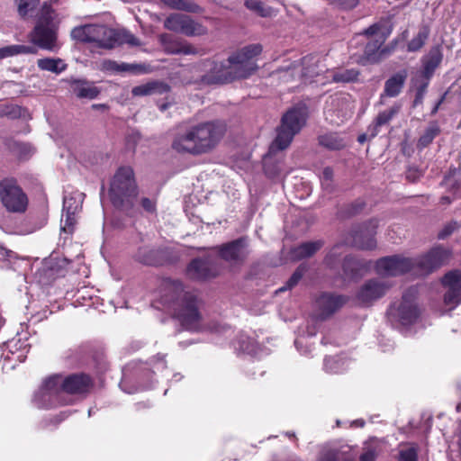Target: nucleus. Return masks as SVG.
Masks as SVG:
<instances>
[{
    "label": "nucleus",
    "instance_id": "50",
    "mask_svg": "<svg viewBox=\"0 0 461 461\" xmlns=\"http://www.w3.org/2000/svg\"><path fill=\"white\" fill-rule=\"evenodd\" d=\"M69 212H70L63 213L61 218V230L67 233L73 232L77 222L76 213H73L72 211Z\"/></svg>",
    "mask_w": 461,
    "mask_h": 461
},
{
    "label": "nucleus",
    "instance_id": "20",
    "mask_svg": "<svg viewBox=\"0 0 461 461\" xmlns=\"http://www.w3.org/2000/svg\"><path fill=\"white\" fill-rule=\"evenodd\" d=\"M346 303V298L342 295L323 293L315 302L316 316L319 319H325L332 315Z\"/></svg>",
    "mask_w": 461,
    "mask_h": 461
},
{
    "label": "nucleus",
    "instance_id": "28",
    "mask_svg": "<svg viewBox=\"0 0 461 461\" xmlns=\"http://www.w3.org/2000/svg\"><path fill=\"white\" fill-rule=\"evenodd\" d=\"M72 91L78 98H95L100 91L91 83L82 80H76L72 85Z\"/></svg>",
    "mask_w": 461,
    "mask_h": 461
},
{
    "label": "nucleus",
    "instance_id": "4",
    "mask_svg": "<svg viewBox=\"0 0 461 461\" xmlns=\"http://www.w3.org/2000/svg\"><path fill=\"white\" fill-rule=\"evenodd\" d=\"M306 120L307 108L303 105L294 106L282 116L281 124L276 130V137L264 158V167L267 175L275 176L282 172V166L277 165L272 167L270 160L277 151H282L289 147L294 136L305 125Z\"/></svg>",
    "mask_w": 461,
    "mask_h": 461
},
{
    "label": "nucleus",
    "instance_id": "57",
    "mask_svg": "<svg viewBox=\"0 0 461 461\" xmlns=\"http://www.w3.org/2000/svg\"><path fill=\"white\" fill-rule=\"evenodd\" d=\"M331 4L341 9L349 10L356 7L359 0H330Z\"/></svg>",
    "mask_w": 461,
    "mask_h": 461
},
{
    "label": "nucleus",
    "instance_id": "34",
    "mask_svg": "<svg viewBox=\"0 0 461 461\" xmlns=\"http://www.w3.org/2000/svg\"><path fill=\"white\" fill-rule=\"evenodd\" d=\"M245 6L261 17H272L276 14L272 7L265 5L259 0H246Z\"/></svg>",
    "mask_w": 461,
    "mask_h": 461
},
{
    "label": "nucleus",
    "instance_id": "31",
    "mask_svg": "<svg viewBox=\"0 0 461 461\" xmlns=\"http://www.w3.org/2000/svg\"><path fill=\"white\" fill-rule=\"evenodd\" d=\"M38 68L41 70L59 74L67 68V65L61 59L45 58L37 60Z\"/></svg>",
    "mask_w": 461,
    "mask_h": 461
},
{
    "label": "nucleus",
    "instance_id": "45",
    "mask_svg": "<svg viewBox=\"0 0 461 461\" xmlns=\"http://www.w3.org/2000/svg\"><path fill=\"white\" fill-rule=\"evenodd\" d=\"M365 207V203L357 199L355 202L345 205L340 211V216L344 218L352 217L359 213Z\"/></svg>",
    "mask_w": 461,
    "mask_h": 461
},
{
    "label": "nucleus",
    "instance_id": "14",
    "mask_svg": "<svg viewBox=\"0 0 461 461\" xmlns=\"http://www.w3.org/2000/svg\"><path fill=\"white\" fill-rule=\"evenodd\" d=\"M352 109L350 96L346 94H337L327 101L324 113L326 119L331 123L339 124L351 116Z\"/></svg>",
    "mask_w": 461,
    "mask_h": 461
},
{
    "label": "nucleus",
    "instance_id": "22",
    "mask_svg": "<svg viewBox=\"0 0 461 461\" xmlns=\"http://www.w3.org/2000/svg\"><path fill=\"white\" fill-rule=\"evenodd\" d=\"M443 59L442 47L440 45L433 46L429 53L422 59V77L431 78L436 68L440 65Z\"/></svg>",
    "mask_w": 461,
    "mask_h": 461
},
{
    "label": "nucleus",
    "instance_id": "30",
    "mask_svg": "<svg viewBox=\"0 0 461 461\" xmlns=\"http://www.w3.org/2000/svg\"><path fill=\"white\" fill-rule=\"evenodd\" d=\"M318 140L321 146L330 150H339L346 146L345 140L336 132L321 135Z\"/></svg>",
    "mask_w": 461,
    "mask_h": 461
},
{
    "label": "nucleus",
    "instance_id": "9",
    "mask_svg": "<svg viewBox=\"0 0 461 461\" xmlns=\"http://www.w3.org/2000/svg\"><path fill=\"white\" fill-rule=\"evenodd\" d=\"M418 290L408 288L400 300L393 302L387 310L388 321L393 327L399 329L414 323L420 316L416 303Z\"/></svg>",
    "mask_w": 461,
    "mask_h": 461
},
{
    "label": "nucleus",
    "instance_id": "23",
    "mask_svg": "<svg viewBox=\"0 0 461 461\" xmlns=\"http://www.w3.org/2000/svg\"><path fill=\"white\" fill-rule=\"evenodd\" d=\"M407 76V71L403 69L390 77L384 83V95L388 97L397 96L402 92Z\"/></svg>",
    "mask_w": 461,
    "mask_h": 461
},
{
    "label": "nucleus",
    "instance_id": "5",
    "mask_svg": "<svg viewBox=\"0 0 461 461\" xmlns=\"http://www.w3.org/2000/svg\"><path fill=\"white\" fill-rule=\"evenodd\" d=\"M167 294L164 303L172 311L186 330H195L199 328L200 313L197 295L194 291H187L180 281H168L165 284Z\"/></svg>",
    "mask_w": 461,
    "mask_h": 461
},
{
    "label": "nucleus",
    "instance_id": "55",
    "mask_svg": "<svg viewBox=\"0 0 461 461\" xmlns=\"http://www.w3.org/2000/svg\"><path fill=\"white\" fill-rule=\"evenodd\" d=\"M333 177V170L327 167L322 170L321 176V185L324 189H330L331 185V180Z\"/></svg>",
    "mask_w": 461,
    "mask_h": 461
},
{
    "label": "nucleus",
    "instance_id": "37",
    "mask_svg": "<svg viewBox=\"0 0 461 461\" xmlns=\"http://www.w3.org/2000/svg\"><path fill=\"white\" fill-rule=\"evenodd\" d=\"M102 69L109 72H135L138 70L139 66L128 63H117L113 60H104L102 62Z\"/></svg>",
    "mask_w": 461,
    "mask_h": 461
},
{
    "label": "nucleus",
    "instance_id": "18",
    "mask_svg": "<svg viewBox=\"0 0 461 461\" xmlns=\"http://www.w3.org/2000/svg\"><path fill=\"white\" fill-rule=\"evenodd\" d=\"M206 73L202 77L205 84H223L230 75V57L223 61H206L203 63Z\"/></svg>",
    "mask_w": 461,
    "mask_h": 461
},
{
    "label": "nucleus",
    "instance_id": "51",
    "mask_svg": "<svg viewBox=\"0 0 461 461\" xmlns=\"http://www.w3.org/2000/svg\"><path fill=\"white\" fill-rule=\"evenodd\" d=\"M430 78L422 77L420 80L419 86H417L415 98L413 101V106H417L419 104H421L423 102L424 95L427 91V87L429 84Z\"/></svg>",
    "mask_w": 461,
    "mask_h": 461
},
{
    "label": "nucleus",
    "instance_id": "56",
    "mask_svg": "<svg viewBox=\"0 0 461 461\" xmlns=\"http://www.w3.org/2000/svg\"><path fill=\"white\" fill-rule=\"evenodd\" d=\"M140 205L143 210L148 213H155L157 205L156 201L154 199H150L148 197H142L140 199Z\"/></svg>",
    "mask_w": 461,
    "mask_h": 461
},
{
    "label": "nucleus",
    "instance_id": "60",
    "mask_svg": "<svg viewBox=\"0 0 461 461\" xmlns=\"http://www.w3.org/2000/svg\"><path fill=\"white\" fill-rule=\"evenodd\" d=\"M304 339L303 338H298L294 340V345L297 348V350L302 354V355H306L307 353L310 352V349L308 348H303L304 347Z\"/></svg>",
    "mask_w": 461,
    "mask_h": 461
},
{
    "label": "nucleus",
    "instance_id": "27",
    "mask_svg": "<svg viewBox=\"0 0 461 461\" xmlns=\"http://www.w3.org/2000/svg\"><path fill=\"white\" fill-rule=\"evenodd\" d=\"M168 90L169 87L167 85L157 81H152L133 87L131 93L134 96H146L155 94L161 95L168 92Z\"/></svg>",
    "mask_w": 461,
    "mask_h": 461
},
{
    "label": "nucleus",
    "instance_id": "21",
    "mask_svg": "<svg viewBox=\"0 0 461 461\" xmlns=\"http://www.w3.org/2000/svg\"><path fill=\"white\" fill-rule=\"evenodd\" d=\"M159 41L164 50L168 54L190 55L197 53L196 49L185 41L173 38L167 33L161 34L159 36Z\"/></svg>",
    "mask_w": 461,
    "mask_h": 461
},
{
    "label": "nucleus",
    "instance_id": "13",
    "mask_svg": "<svg viewBox=\"0 0 461 461\" xmlns=\"http://www.w3.org/2000/svg\"><path fill=\"white\" fill-rule=\"evenodd\" d=\"M262 51L260 44H251L232 55V80L249 77L258 68L253 59Z\"/></svg>",
    "mask_w": 461,
    "mask_h": 461
},
{
    "label": "nucleus",
    "instance_id": "29",
    "mask_svg": "<svg viewBox=\"0 0 461 461\" xmlns=\"http://www.w3.org/2000/svg\"><path fill=\"white\" fill-rule=\"evenodd\" d=\"M348 361L344 356L327 357L324 358V370L330 374H339L347 370Z\"/></svg>",
    "mask_w": 461,
    "mask_h": 461
},
{
    "label": "nucleus",
    "instance_id": "2",
    "mask_svg": "<svg viewBox=\"0 0 461 461\" xmlns=\"http://www.w3.org/2000/svg\"><path fill=\"white\" fill-rule=\"evenodd\" d=\"M90 384V377L86 375H71L66 377L54 375L43 382L34 395V402L39 408L69 404V394L86 393Z\"/></svg>",
    "mask_w": 461,
    "mask_h": 461
},
{
    "label": "nucleus",
    "instance_id": "19",
    "mask_svg": "<svg viewBox=\"0 0 461 461\" xmlns=\"http://www.w3.org/2000/svg\"><path fill=\"white\" fill-rule=\"evenodd\" d=\"M442 285L447 289L444 302L451 308L461 303V271L453 270L447 273L442 278Z\"/></svg>",
    "mask_w": 461,
    "mask_h": 461
},
{
    "label": "nucleus",
    "instance_id": "48",
    "mask_svg": "<svg viewBox=\"0 0 461 461\" xmlns=\"http://www.w3.org/2000/svg\"><path fill=\"white\" fill-rule=\"evenodd\" d=\"M438 127L431 126L426 129L424 133L420 137L418 145L420 148H425L432 142L435 137L438 134Z\"/></svg>",
    "mask_w": 461,
    "mask_h": 461
},
{
    "label": "nucleus",
    "instance_id": "58",
    "mask_svg": "<svg viewBox=\"0 0 461 461\" xmlns=\"http://www.w3.org/2000/svg\"><path fill=\"white\" fill-rule=\"evenodd\" d=\"M376 458V451L374 448H368L361 454L360 461H375Z\"/></svg>",
    "mask_w": 461,
    "mask_h": 461
},
{
    "label": "nucleus",
    "instance_id": "8",
    "mask_svg": "<svg viewBox=\"0 0 461 461\" xmlns=\"http://www.w3.org/2000/svg\"><path fill=\"white\" fill-rule=\"evenodd\" d=\"M230 259V243H225L210 251L204 258L193 259L186 267L190 279L204 281L220 275L223 262Z\"/></svg>",
    "mask_w": 461,
    "mask_h": 461
},
{
    "label": "nucleus",
    "instance_id": "52",
    "mask_svg": "<svg viewBox=\"0 0 461 461\" xmlns=\"http://www.w3.org/2000/svg\"><path fill=\"white\" fill-rule=\"evenodd\" d=\"M116 45L127 43L131 46H139L140 41L132 34L127 32H116Z\"/></svg>",
    "mask_w": 461,
    "mask_h": 461
},
{
    "label": "nucleus",
    "instance_id": "24",
    "mask_svg": "<svg viewBox=\"0 0 461 461\" xmlns=\"http://www.w3.org/2000/svg\"><path fill=\"white\" fill-rule=\"evenodd\" d=\"M323 246L322 240L308 241L292 249L291 257L294 260L310 258L320 250Z\"/></svg>",
    "mask_w": 461,
    "mask_h": 461
},
{
    "label": "nucleus",
    "instance_id": "43",
    "mask_svg": "<svg viewBox=\"0 0 461 461\" xmlns=\"http://www.w3.org/2000/svg\"><path fill=\"white\" fill-rule=\"evenodd\" d=\"M248 240L245 238L232 240V262L241 260L247 255Z\"/></svg>",
    "mask_w": 461,
    "mask_h": 461
},
{
    "label": "nucleus",
    "instance_id": "12",
    "mask_svg": "<svg viewBox=\"0 0 461 461\" xmlns=\"http://www.w3.org/2000/svg\"><path fill=\"white\" fill-rule=\"evenodd\" d=\"M0 200L3 206L14 213H23L28 206V197L14 178L0 181Z\"/></svg>",
    "mask_w": 461,
    "mask_h": 461
},
{
    "label": "nucleus",
    "instance_id": "16",
    "mask_svg": "<svg viewBox=\"0 0 461 461\" xmlns=\"http://www.w3.org/2000/svg\"><path fill=\"white\" fill-rule=\"evenodd\" d=\"M387 281L373 278L365 282L357 293V299L363 305H370L386 294L391 287Z\"/></svg>",
    "mask_w": 461,
    "mask_h": 461
},
{
    "label": "nucleus",
    "instance_id": "32",
    "mask_svg": "<svg viewBox=\"0 0 461 461\" xmlns=\"http://www.w3.org/2000/svg\"><path fill=\"white\" fill-rule=\"evenodd\" d=\"M429 28L427 25H422L418 33L408 42L407 51L416 52L419 51L426 43L429 36Z\"/></svg>",
    "mask_w": 461,
    "mask_h": 461
},
{
    "label": "nucleus",
    "instance_id": "3",
    "mask_svg": "<svg viewBox=\"0 0 461 461\" xmlns=\"http://www.w3.org/2000/svg\"><path fill=\"white\" fill-rule=\"evenodd\" d=\"M224 132V126L219 122H204L192 126L175 136L172 149L183 154L207 153L217 146Z\"/></svg>",
    "mask_w": 461,
    "mask_h": 461
},
{
    "label": "nucleus",
    "instance_id": "46",
    "mask_svg": "<svg viewBox=\"0 0 461 461\" xmlns=\"http://www.w3.org/2000/svg\"><path fill=\"white\" fill-rule=\"evenodd\" d=\"M236 350L252 355L255 353L254 341L246 335H240L238 339V347L236 348Z\"/></svg>",
    "mask_w": 461,
    "mask_h": 461
},
{
    "label": "nucleus",
    "instance_id": "44",
    "mask_svg": "<svg viewBox=\"0 0 461 461\" xmlns=\"http://www.w3.org/2000/svg\"><path fill=\"white\" fill-rule=\"evenodd\" d=\"M307 269L308 267L306 265L301 264L294 272L292 276L289 278L285 286L279 288L276 292H284L286 291L287 289H291L294 286H295L298 284V282L302 279L303 275L306 273Z\"/></svg>",
    "mask_w": 461,
    "mask_h": 461
},
{
    "label": "nucleus",
    "instance_id": "35",
    "mask_svg": "<svg viewBox=\"0 0 461 461\" xmlns=\"http://www.w3.org/2000/svg\"><path fill=\"white\" fill-rule=\"evenodd\" d=\"M41 275L44 276L47 280L55 279L57 276L63 275L62 265L54 263V258L45 260L41 269Z\"/></svg>",
    "mask_w": 461,
    "mask_h": 461
},
{
    "label": "nucleus",
    "instance_id": "15",
    "mask_svg": "<svg viewBox=\"0 0 461 461\" xmlns=\"http://www.w3.org/2000/svg\"><path fill=\"white\" fill-rule=\"evenodd\" d=\"M164 27L169 31L183 33L186 36H196L205 33V29L189 16L173 14L164 22Z\"/></svg>",
    "mask_w": 461,
    "mask_h": 461
},
{
    "label": "nucleus",
    "instance_id": "49",
    "mask_svg": "<svg viewBox=\"0 0 461 461\" xmlns=\"http://www.w3.org/2000/svg\"><path fill=\"white\" fill-rule=\"evenodd\" d=\"M40 0H15L18 13L22 17H25L39 4Z\"/></svg>",
    "mask_w": 461,
    "mask_h": 461
},
{
    "label": "nucleus",
    "instance_id": "59",
    "mask_svg": "<svg viewBox=\"0 0 461 461\" xmlns=\"http://www.w3.org/2000/svg\"><path fill=\"white\" fill-rule=\"evenodd\" d=\"M14 258V252L0 245V263Z\"/></svg>",
    "mask_w": 461,
    "mask_h": 461
},
{
    "label": "nucleus",
    "instance_id": "54",
    "mask_svg": "<svg viewBox=\"0 0 461 461\" xmlns=\"http://www.w3.org/2000/svg\"><path fill=\"white\" fill-rule=\"evenodd\" d=\"M459 228L460 224L457 221H450L447 224H446L445 227L439 231L438 237L440 240H444Z\"/></svg>",
    "mask_w": 461,
    "mask_h": 461
},
{
    "label": "nucleus",
    "instance_id": "1",
    "mask_svg": "<svg viewBox=\"0 0 461 461\" xmlns=\"http://www.w3.org/2000/svg\"><path fill=\"white\" fill-rule=\"evenodd\" d=\"M450 251L443 247H435L419 258L398 255L384 257L375 263V271L381 276H398L406 273L425 276L443 266L449 258Z\"/></svg>",
    "mask_w": 461,
    "mask_h": 461
},
{
    "label": "nucleus",
    "instance_id": "63",
    "mask_svg": "<svg viewBox=\"0 0 461 461\" xmlns=\"http://www.w3.org/2000/svg\"><path fill=\"white\" fill-rule=\"evenodd\" d=\"M14 107H6L5 110L0 109V115H12L15 114Z\"/></svg>",
    "mask_w": 461,
    "mask_h": 461
},
{
    "label": "nucleus",
    "instance_id": "17",
    "mask_svg": "<svg viewBox=\"0 0 461 461\" xmlns=\"http://www.w3.org/2000/svg\"><path fill=\"white\" fill-rule=\"evenodd\" d=\"M377 221L372 219L355 227L351 231L352 245L359 249H373L376 247L375 239Z\"/></svg>",
    "mask_w": 461,
    "mask_h": 461
},
{
    "label": "nucleus",
    "instance_id": "61",
    "mask_svg": "<svg viewBox=\"0 0 461 461\" xmlns=\"http://www.w3.org/2000/svg\"><path fill=\"white\" fill-rule=\"evenodd\" d=\"M157 361L153 365V370L155 371H161L164 370L167 366L166 362L164 360V357L161 356H158L156 357Z\"/></svg>",
    "mask_w": 461,
    "mask_h": 461
},
{
    "label": "nucleus",
    "instance_id": "38",
    "mask_svg": "<svg viewBox=\"0 0 461 461\" xmlns=\"http://www.w3.org/2000/svg\"><path fill=\"white\" fill-rule=\"evenodd\" d=\"M419 447L414 443H407L401 446L398 452V461H418Z\"/></svg>",
    "mask_w": 461,
    "mask_h": 461
},
{
    "label": "nucleus",
    "instance_id": "36",
    "mask_svg": "<svg viewBox=\"0 0 461 461\" xmlns=\"http://www.w3.org/2000/svg\"><path fill=\"white\" fill-rule=\"evenodd\" d=\"M441 185L455 194L461 185V172L456 168L450 169L445 176Z\"/></svg>",
    "mask_w": 461,
    "mask_h": 461
},
{
    "label": "nucleus",
    "instance_id": "26",
    "mask_svg": "<svg viewBox=\"0 0 461 461\" xmlns=\"http://www.w3.org/2000/svg\"><path fill=\"white\" fill-rule=\"evenodd\" d=\"M365 264L352 256H346L343 259L342 269L344 276L348 279H354L363 275Z\"/></svg>",
    "mask_w": 461,
    "mask_h": 461
},
{
    "label": "nucleus",
    "instance_id": "6",
    "mask_svg": "<svg viewBox=\"0 0 461 461\" xmlns=\"http://www.w3.org/2000/svg\"><path fill=\"white\" fill-rule=\"evenodd\" d=\"M390 33L391 31L385 29L383 23H377L357 34L350 44L351 47L364 45L363 53L358 61L362 64L375 63L393 51L396 41L389 46L382 48Z\"/></svg>",
    "mask_w": 461,
    "mask_h": 461
},
{
    "label": "nucleus",
    "instance_id": "10",
    "mask_svg": "<svg viewBox=\"0 0 461 461\" xmlns=\"http://www.w3.org/2000/svg\"><path fill=\"white\" fill-rule=\"evenodd\" d=\"M58 24L54 21L53 10L44 5L33 31L30 33L31 41L39 48L57 51L59 48L57 39Z\"/></svg>",
    "mask_w": 461,
    "mask_h": 461
},
{
    "label": "nucleus",
    "instance_id": "42",
    "mask_svg": "<svg viewBox=\"0 0 461 461\" xmlns=\"http://www.w3.org/2000/svg\"><path fill=\"white\" fill-rule=\"evenodd\" d=\"M158 252L154 249H151L148 247L140 248L137 254L136 259L146 265H157L158 264V260L157 258Z\"/></svg>",
    "mask_w": 461,
    "mask_h": 461
},
{
    "label": "nucleus",
    "instance_id": "11",
    "mask_svg": "<svg viewBox=\"0 0 461 461\" xmlns=\"http://www.w3.org/2000/svg\"><path fill=\"white\" fill-rule=\"evenodd\" d=\"M73 39L95 43L99 48L112 49L116 46V31L104 25L86 24L76 27L71 32Z\"/></svg>",
    "mask_w": 461,
    "mask_h": 461
},
{
    "label": "nucleus",
    "instance_id": "39",
    "mask_svg": "<svg viewBox=\"0 0 461 461\" xmlns=\"http://www.w3.org/2000/svg\"><path fill=\"white\" fill-rule=\"evenodd\" d=\"M165 5L176 10L185 11L189 13H198L201 8L194 2L187 0H161Z\"/></svg>",
    "mask_w": 461,
    "mask_h": 461
},
{
    "label": "nucleus",
    "instance_id": "33",
    "mask_svg": "<svg viewBox=\"0 0 461 461\" xmlns=\"http://www.w3.org/2000/svg\"><path fill=\"white\" fill-rule=\"evenodd\" d=\"M37 52V50L33 46H28V45H10L5 46L3 48H0V59L16 56L19 54H35Z\"/></svg>",
    "mask_w": 461,
    "mask_h": 461
},
{
    "label": "nucleus",
    "instance_id": "41",
    "mask_svg": "<svg viewBox=\"0 0 461 461\" xmlns=\"http://www.w3.org/2000/svg\"><path fill=\"white\" fill-rule=\"evenodd\" d=\"M344 249L345 248L343 244L335 245L327 254L324 260L325 264L330 268H336L340 262V258L344 253Z\"/></svg>",
    "mask_w": 461,
    "mask_h": 461
},
{
    "label": "nucleus",
    "instance_id": "7",
    "mask_svg": "<svg viewBox=\"0 0 461 461\" xmlns=\"http://www.w3.org/2000/svg\"><path fill=\"white\" fill-rule=\"evenodd\" d=\"M109 195L116 208L127 212L133 209L138 186L131 167H122L116 171L110 185Z\"/></svg>",
    "mask_w": 461,
    "mask_h": 461
},
{
    "label": "nucleus",
    "instance_id": "25",
    "mask_svg": "<svg viewBox=\"0 0 461 461\" xmlns=\"http://www.w3.org/2000/svg\"><path fill=\"white\" fill-rule=\"evenodd\" d=\"M321 59L319 56L308 55L302 59V77L305 78H313L322 72Z\"/></svg>",
    "mask_w": 461,
    "mask_h": 461
},
{
    "label": "nucleus",
    "instance_id": "64",
    "mask_svg": "<svg viewBox=\"0 0 461 461\" xmlns=\"http://www.w3.org/2000/svg\"><path fill=\"white\" fill-rule=\"evenodd\" d=\"M17 341L11 340L7 343V348H9V351L12 353V355H14V349L16 348Z\"/></svg>",
    "mask_w": 461,
    "mask_h": 461
},
{
    "label": "nucleus",
    "instance_id": "47",
    "mask_svg": "<svg viewBox=\"0 0 461 461\" xmlns=\"http://www.w3.org/2000/svg\"><path fill=\"white\" fill-rule=\"evenodd\" d=\"M400 108V105H394L388 110L379 113L375 120L376 126H382L388 123L392 118L399 113Z\"/></svg>",
    "mask_w": 461,
    "mask_h": 461
},
{
    "label": "nucleus",
    "instance_id": "53",
    "mask_svg": "<svg viewBox=\"0 0 461 461\" xmlns=\"http://www.w3.org/2000/svg\"><path fill=\"white\" fill-rule=\"evenodd\" d=\"M80 208L79 203L72 196H65L63 200V213H77Z\"/></svg>",
    "mask_w": 461,
    "mask_h": 461
},
{
    "label": "nucleus",
    "instance_id": "40",
    "mask_svg": "<svg viewBox=\"0 0 461 461\" xmlns=\"http://www.w3.org/2000/svg\"><path fill=\"white\" fill-rule=\"evenodd\" d=\"M330 76L331 77L334 82H341V83H348L356 80L358 77V71L351 68V69H343L338 71H330Z\"/></svg>",
    "mask_w": 461,
    "mask_h": 461
},
{
    "label": "nucleus",
    "instance_id": "62",
    "mask_svg": "<svg viewBox=\"0 0 461 461\" xmlns=\"http://www.w3.org/2000/svg\"><path fill=\"white\" fill-rule=\"evenodd\" d=\"M321 461H337V456L333 452H328L322 456Z\"/></svg>",
    "mask_w": 461,
    "mask_h": 461
}]
</instances>
